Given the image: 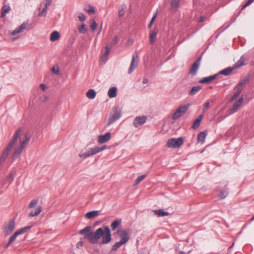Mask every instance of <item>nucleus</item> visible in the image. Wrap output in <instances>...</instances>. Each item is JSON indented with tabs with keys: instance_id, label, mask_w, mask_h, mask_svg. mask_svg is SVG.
<instances>
[{
	"instance_id": "1",
	"label": "nucleus",
	"mask_w": 254,
	"mask_h": 254,
	"mask_svg": "<svg viewBox=\"0 0 254 254\" xmlns=\"http://www.w3.org/2000/svg\"><path fill=\"white\" fill-rule=\"evenodd\" d=\"M22 127H19L16 130L12 139L0 156V164L5 160L9 154V151L14 146L18 140H19V145L15 146L14 152L12 155V158L13 159H15L20 155L23 149L30 140V136L28 135V133L24 132L22 133Z\"/></svg>"
},
{
	"instance_id": "2",
	"label": "nucleus",
	"mask_w": 254,
	"mask_h": 254,
	"mask_svg": "<svg viewBox=\"0 0 254 254\" xmlns=\"http://www.w3.org/2000/svg\"><path fill=\"white\" fill-rule=\"evenodd\" d=\"M91 227L87 226L81 230L79 233L84 235V238L88 240L90 243L96 244L98 240L102 237V244H107L111 242L112 240L111 231L108 227H105L104 229L102 228L97 229L95 232H90Z\"/></svg>"
},
{
	"instance_id": "3",
	"label": "nucleus",
	"mask_w": 254,
	"mask_h": 254,
	"mask_svg": "<svg viewBox=\"0 0 254 254\" xmlns=\"http://www.w3.org/2000/svg\"><path fill=\"white\" fill-rule=\"evenodd\" d=\"M27 25V23H23L19 27H17L14 30L12 31H9L8 34L10 36H12L13 37H10V40L12 42H14L17 39H18L19 37V34L24 31V30L26 29V26Z\"/></svg>"
},
{
	"instance_id": "4",
	"label": "nucleus",
	"mask_w": 254,
	"mask_h": 254,
	"mask_svg": "<svg viewBox=\"0 0 254 254\" xmlns=\"http://www.w3.org/2000/svg\"><path fill=\"white\" fill-rule=\"evenodd\" d=\"M15 224L13 219H10L8 222L4 224L3 232L5 236L11 234L15 229Z\"/></svg>"
},
{
	"instance_id": "5",
	"label": "nucleus",
	"mask_w": 254,
	"mask_h": 254,
	"mask_svg": "<svg viewBox=\"0 0 254 254\" xmlns=\"http://www.w3.org/2000/svg\"><path fill=\"white\" fill-rule=\"evenodd\" d=\"M184 139L183 137L178 138H172L167 141V145L169 148H177L183 144Z\"/></svg>"
},
{
	"instance_id": "6",
	"label": "nucleus",
	"mask_w": 254,
	"mask_h": 254,
	"mask_svg": "<svg viewBox=\"0 0 254 254\" xmlns=\"http://www.w3.org/2000/svg\"><path fill=\"white\" fill-rule=\"evenodd\" d=\"M190 107V105H186L182 106H180L174 113L172 116V118L173 120H176L178 119L179 117L182 116L183 114H184L187 110L189 109Z\"/></svg>"
},
{
	"instance_id": "7",
	"label": "nucleus",
	"mask_w": 254,
	"mask_h": 254,
	"mask_svg": "<svg viewBox=\"0 0 254 254\" xmlns=\"http://www.w3.org/2000/svg\"><path fill=\"white\" fill-rule=\"evenodd\" d=\"M31 226H27L24 228H22L17 231H16L9 238V240L7 243V244L5 245V248H7L13 242H14L17 236L20 234H22L25 232H26L28 230L30 229Z\"/></svg>"
},
{
	"instance_id": "8",
	"label": "nucleus",
	"mask_w": 254,
	"mask_h": 254,
	"mask_svg": "<svg viewBox=\"0 0 254 254\" xmlns=\"http://www.w3.org/2000/svg\"><path fill=\"white\" fill-rule=\"evenodd\" d=\"M117 234L120 236L121 241L124 244L127 243L129 239V233L127 231L125 230H118L117 231Z\"/></svg>"
},
{
	"instance_id": "9",
	"label": "nucleus",
	"mask_w": 254,
	"mask_h": 254,
	"mask_svg": "<svg viewBox=\"0 0 254 254\" xmlns=\"http://www.w3.org/2000/svg\"><path fill=\"white\" fill-rule=\"evenodd\" d=\"M113 114L109 119L108 126H110L121 117V111L117 109H113Z\"/></svg>"
},
{
	"instance_id": "10",
	"label": "nucleus",
	"mask_w": 254,
	"mask_h": 254,
	"mask_svg": "<svg viewBox=\"0 0 254 254\" xmlns=\"http://www.w3.org/2000/svg\"><path fill=\"white\" fill-rule=\"evenodd\" d=\"M138 63V56L133 55L131 64L128 69V73L130 74L137 66Z\"/></svg>"
},
{
	"instance_id": "11",
	"label": "nucleus",
	"mask_w": 254,
	"mask_h": 254,
	"mask_svg": "<svg viewBox=\"0 0 254 254\" xmlns=\"http://www.w3.org/2000/svg\"><path fill=\"white\" fill-rule=\"evenodd\" d=\"M147 117L145 116L136 117L133 121V125L135 127L143 125L146 121Z\"/></svg>"
},
{
	"instance_id": "12",
	"label": "nucleus",
	"mask_w": 254,
	"mask_h": 254,
	"mask_svg": "<svg viewBox=\"0 0 254 254\" xmlns=\"http://www.w3.org/2000/svg\"><path fill=\"white\" fill-rule=\"evenodd\" d=\"M201 59V57L197 59L192 65V66L190 69V73L192 75H195L196 74L197 71L200 64Z\"/></svg>"
},
{
	"instance_id": "13",
	"label": "nucleus",
	"mask_w": 254,
	"mask_h": 254,
	"mask_svg": "<svg viewBox=\"0 0 254 254\" xmlns=\"http://www.w3.org/2000/svg\"><path fill=\"white\" fill-rule=\"evenodd\" d=\"M243 100V97H242L234 104L232 108L230 110L231 114L234 113L238 111V110L241 107Z\"/></svg>"
},
{
	"instance_id": "14",
	"label": "nucleus",
	"mask_w": 254,
	"mask_h": 254,
	"mask_svg": "<svg viewBox=\"0 0 254 254\" xmlns=\"http://www.w3.org/2000/svg\"><path fill=\"white\" fill-rule=\"evenodd\" d=\"M219 76V74H215L214 75L205 77L199 80V82L201 83H210L212 80L217 78Z\"/></svg>"
},
{
	"instance_id": "15",
	"label": "nucleus",
	"mask_w": 254,
	"mask_h": 254,
	"mask_svg": "<svg viewBox=\"0 0 254 254\" xmlns=\"http://www.w3.org/2000/svg\"><path fill=\"white\" fill-rule=\"evenodd\" d=\"M111 138V133L108 132L104 135L98 136V141L100 143H104L108 141Z\"/></svg>"
},
{
	"instance_id": "16",
	"label": "nucleus",
	"mask_w": 254,
	"mask_h": 254,
	"mask_svg": "<svg viewBox=\"0 0 254 254\" xmlns=\"http://www.w3.org/2000/svg\"><path fill=\"white\" fill-rule=\"evenodd\" d=\"M107 147L106 145H104L102 147L95 146L93 148H91L89 149L90 152L91 153V156L93 155H95L98 153L103 151L104 150L107 149Z\"/></svg>"
},
{
	"instance_id": "17",
	"label": "nucleus",
	"mask_w": 254,
	"mask_h": 254,
	"mask_svg": "<svg viewBox=\"0 0 254 254\" xmlns=\"http://www.w3.org/2000/svg\"><path fill=\"white\" fill-rule=\"evenodd\" d=\"M154 214L159 217H163L169 215V213L163 210V209H159L153 210Z\"/></svg>"
},
{
	"instance_id": "18",
	"label": "nucleus",
	"mask_w": 254,
	"mask_h": 254,
	"mask_svg": "<svg viewBox=\"0 0 254 254\" xmlns=\"http://www.w3.org/2000/svg\"><path fill=\"white\" fill-rule=\"evenodd\" d=\"M246 59L244 56H241L240 59L234 64L235 68H239L246 64Z\"/></svg>"
},
{
	"instance_id": "19",
	"label": "nucleus",
	"mask_w": 254,
	"mask_h": 254,
	"mask_svg": "<svg viewBox=\"0 0 254 254\" xmlns=\"http://www.w3.org/2000/svg\"><path fill=\"white\" fill-rule=\"evenodd\" d=\"M171 5L172 10L176 12L177 11L180 4V0H171Z\"/></svg>"
},
{
	"instance_id": "20",
	"label": "nucleus",
	"mask_w": 254,
	"mask_h": 254,
	"mask_svg": "<svg viewBox=\"0 0 254 254\" xmlns=\"http://www.w3.org/2000/svg\"><path fill=\"white\" fill-rule=\"evenodd\" d=\"M157 33V29H154L151 32L149 36L150 44H153L155 42L156 39Z\"/></svg>"
},
{
	"instance_id": "21",
	"label": "nucleus",
	"mask_w": 254,
	"mask_h": 254,
	"mask_svg": "<svg viewBox=\"0 0 254 254\" xmlns=\"http://www.w3.org/2000/svg\"><path fill=\"white\" fill-rule=\"evenodd\" d=\"M206 131H203L200 132L197 135L198 141L203 143L205 141V138L206 137Z\"/></svg>"
},
{
	"instance_id": "22",
	"label": "nucleus",
	"mask_w": 254,
	"mask_h": 254,
	"mask_svg": "<svg viewBox=\"0 0 254 254\" xmlns=\"http://www.w3.org/2000/svg\"><path fill=\"white\" fill-rule=\"evenodd\" d=\"M203 114L200 115L195 120L192 124V128L193 129L197 128L200 125L201 121L203 118Z\"/></svg>"
},
{
	"instance_id": "23",
	"label": "nucleus",
	"mask_w": 254,
	"mask_h": 254,
	"mask_svg": "<svg viewBox=\"0 0 254 254\" xmlns=\"http://www.w3.org/2000/svg\"><path fill=\"white\" fill-rule=\"evenodd\" d=\"M117 88L115 87L110 88L108 91V96L111 98H114L117 96Z\"/></svg>"
},
{
	"instance_id": "24",
	"label": "nucleus",
	"mask_w": 254,
	"mask_h": 254,
	"mask_svg": "<svg viewBox=\"0 0 254 254\" xmlns=\"http://www.w3.org/2000/svg\"><path fill=\"white\" fill-rule=\"evenodd\" d=\"M201 89L202 86L200 85L193 86L190 91L189 94L190 96L194 95Z\"/></svg>"
},
{
	"instance_id": "25",
	"label": "nucleus",
	"mask_w": 254,
	"mask_h": 254,
	"mask_svg": "<svg viewBox=\"0 0 254 254\" xmlns=\"http://www.w3.org/2000/svg\"><path fill=\"white\" fill-rule=\"evenodd\" d=\"M60 38V34L58 31L53 32L50 36V40L52 42L56 41L59 40Z\"/></svg>"
},
{
	"instance_id": "26",
	"label": "nucleus",
	"mask_w": 254,
	"mask_h": 254,
	"mask_svg": "<svg viewBox=\"0 0 254 254\" xmlns=\"http://www.w3.org/2000/svg\"><path fill=\"white\" fill-rule=\"evenodd\" d=\"M42 207L41 206H38L35 210H31L29 215L31 217L38 215L42 211Z\"/></svg>"
},
{
	"instance_id": "27",
	"label": "nucleus",
	"mask_w": 254,
	"mask_h": 254,
	"mask_svg": "<svg viewBox=\"0 0 254 254\" xmlns=\"http://www.w3.org/2000/svg\"><path fill=\"white\" fill-rule=\"evenodd\" d=\"M99 214V211L94 210V211H91L87 212L85 214V217L87 219H91L96 216H97Z\"/></svg>"
},
{
	"instance_id": "28",
	"label": "nucleus",
	"mask_w": 254,
	"mask_h": 254,
	"mask_svg": "<svg viewBox=\"0 0 254 254\" xmlns=\"http://www.w3.org/2000/svg\"><path fill=\"white\" fill-rule=\"evenodd\" d=\"M249 80V76H245L237 85V87L243 88V86H245L248 83Z\"/></svg>"
},
{
	"instance_id": "29",
	"label": "nucleus",
	"mask_w": 254,
	"mask_h": 254,
	"mask_svg": "<svg viewBox=\"0 0 254 254\" xmlns=\"http://www.w3.org/2000/svg\"><path fill=\"white\" fill-rule=\"evenodd\" d=\"M96 93L94 90L89 89L86 93V96L90 99H93L96 97Z\"/></svg>"
},
{
	"instance_id": "30",
	"label": "nucleus",
	"mask_w": 254,
	"mask_h": 254,
	"mask_svg": "<svg viewBox=\"0 0 254 254\" xmlns=\"http://www.w3.org/2000/svg\"><path fill=\"white\" fill-rule=\"evenodd\" d=\"M122 220L121 219H117L113 221V222L111 224V227L112 230H115L121 224Z\"/></svg>"
},
{
	"instance_id": "31",
	"label": "nucleus",
	"mask_w": 254,
	"mask_h": 254,
	"mask_svg": "<svg viewBox=\"0 0 254 254\" xmlns=\"http://www.w3.org/2000/svg\"><path fill=\"white\" fill-rule=\"evenodd\" d=\"M232 71V68L231 67H228L226 68L221 71H220L219 72H218L217 74H219V75L220 74H223L224 75H229L230 74L231 72Z\"/></svg>"
},
{
	"instance_id": "32",
	"label": "nucleus",
	"mask_w": 254,
	"mask_h": 254,
	"mask_svg": "<svg viewBox=\"0 0 254 254\" xmlns=\"http://www.w3.org/2000/svg\"><path fill=\"white\" fill-rule=\"evenodd\" d=\"M10 6L9 5H4L1 9V17L5 16L6 13H7L10 10Z\"/></svg>"
},
{
	"instance_id": "33",
	"label": "nucleus",
	"mask_w": 254,
	"mask_h": 254,
	"mask_svg": "<svg viewBox=\"0 0 254 254\" xmlns=\"http://www.w3.org/2000/svg\"><path fill=\"white\" fill-rule=\"evenodd\" d=\"M125 5L123 4L119 6L118 12L119 17H122L123 15H124L125 13Z\"/></svg>"
},
{
	"instance_id": "34",
	"label": "nucleus",
	"mask_w": 254,
	"mask_h": 254,
	"mask_svg": "<svg viewBox=\"0 0 254 254\" xmlns=\"http://www.w3.org/2000/svg\"><path fill=\"white\" fill-rule=\"evenodd\" d=\"M124 245V244L121 241L116 243L113 246L112 248V251H116L121 246Z\"/></svg>"
},
{
	"instance_id": "35",
	"label": "nucleus",
	"mask_w": 254,
	"mask_h": 254,
	"mask_svg": "<svg viewBox=\"0 0 254 254\" xmlns=\"http://www.w3.org/2000/svg\"><path fill=\"white\" fill-rule=\"evenodd\" d=\"M236 88L237 89V91L232 96V100H235V99H236L240 95L241 92L243 90V88L237 87V86H236Z\"/></svg>"
},
{
	"instance_id": "36",
	"label": "nucleus",
	"mask_w": 254,
	"mask_h": 254,
	"mask_svg": "<svg viewBox=\"0 0 254 254\" xmlns=\"http://www.w3.org/2000/svg\"><path fill=\"white\" fill-rule=\"evenodd\" d=\"M90 156H91V153L90 152L89 149L86 152H84V153L81 152L79 154V156L80 158H88V157H90Z\"/></svg>"
},
{
	"instance_id": "37",
	"label": "nucleus",
	"mask_w": 254,
	"mask_h": 254,
	"mask_svg": "<svg viewBox=\"0 0 254 254\" xmlns=\"http://www.w3.org/2000/svg\"><path fill=\"white\" fill-rule=\"evenodd\" d=\"M78 29L79 33L81 34H85L87 32V29L85 28V25L84 23H83L81 25L78 26Z\"/></svg>"
},
{
	"instance_id": "38",
	"label": "nucleus",
	"mask_w": 254,
	"mask_h": 254,
	"mask_svg": "<svg viewBox=\"0 0 254 254\" xmlns=\"http://www.w3.org/2000/svg\"><path fill=\"white\" fill-rule=\"evenodd\" d=\"M47 8L48 7L45 6L41 11V8H39L40 12L38 14V16H45L47 14Z\"/></svg>"
},
{
	"instance_id": "39",
	"label": "nucleus",
	"mask_w": 254,
	"mask_h": 254,
	"mask_svg": "<svg viewBox=\"0 0 254 254\" xmlns=\"http://www.w3.org/2000/svg\"><path fill=\"white\" fill-rule=\"evenodd\" d=\"M111 49V47H110L108 45L106 46V47H105V49H106L105 53L103 55L102 59H103L104 58H106L108 57V56L109 55V54L110 53Z\"/></svg>"
},
{
	"instance_id": "40",
	"label": "nucleus",
	"mask_w": 254,
	"mask_h": 254,
	"mask_svg": "<svg viewBox=\"0 0 254 254\" xmlns=\"http://www.w3.org/2000/svg\"><path fill=\"white\" fill-rule=\"evenodd\" d=\"M145 177L146 175H142L138 177L137 178L135 181L134 185H136L140 183Z\"/></svg>"
},
{
	"instance_id": "41",
	"label": "nucleus",
	"mask_w": 254,
	"mask_h": 254,
	"mask_svg": "<svg viewBox=\"0 0 254 254\" xmlns=\"http://www.w3.org/2000/svg\"><path fill=\"white\" fill-rule=\"evenodd\" d=\"M85 10L90 14H92L95 13L94 7L91 5H88L87 8H85Z\"/></svg>"
},
{
	"instance_id": "42",
	"label": "nucleus",
	"mask_w": 254,
	"mask_h": 254,
	"mask_svg": "<svg viewBox=\"0 0 254 254\" xmlns=\"http://www.w3.org/2000/svg\"><path fill=\"white\" fill-rule=\"evenodd\" d=\"M97 27V24L95 19H93L92 20V22L91 23L90 27L93 31H94Z\"/></svg>"
},
{
	"instance_id": "43",
	"label": "nucleus",
	"mask_w": 254,
	"mask_h": 254,
	"mask_svg": "<svg viewBox=\"0 0 254 254\" xmlns=\"http://www.w3.org/2000/svg\"><path fill=\"white\" fill-rule=\"evenodd\" d=\"M38 204V200L36 199H33L29 204V208H32L35 207Z\"/></svg>"
},
{
	"instance_id": "44",
	"label": "nucleus",
	"mask_w": 254,
	"mask_h": 254,
	"mask_svg": "<svg viewBox=\"0 0 254 254\" xmlns=\"http://www.w3.org/2000/svg\"><path fill=\"white\" fill-rule=\"evenodd\" d=\"M228 192L226 191H222L220 192V193L219 194V196L221 199L225 198L227 195H228Z\"/></svg>"
},
{
	"instance_id": "45",
	"label": "nucleus",
	"mask_w": 254,
	"mask_h": 254,
	"mask_svg": "<svg viewBox=\"0 0 254 254\" xmlns=\"http://www.w3.org/2000/svg\"><path fill=\"white\" fill-rule=\"evenodd\" d=\"M14 179V176L12 173H10L6 178V181L11 183Z\"/></svg>"
},
{
	"instance_id": "46",
	"label": "nucleus",
	"mask_w": 254,
	"mask_h": 254,
	"mask_svg": "<svg viewBox=\"0 0 254 254\" xmlns=\"http://www.w3.org/2000/svg\"><path fill=\"white\" fill-rule=\"evenodd\" d=\"M119 41V38L118 36H115L111 44V47L112 46L116 45L118 43Z\"/></svg>"
},
{
	"instance_id": "47",
	"label": "nucleus",
	"mask_w": 254,
	"mask_h": 254,
	"mask_svg": "<svg viewBox=\"0 0 254 254\" xmlns=\"http://www.w3.org/2000/svg\"><path fill=\"white\" fill-rule=\"evenodd\" d=\"M77 17L79 19V20L81 21H83L85 20V19H86L85 16L82 13H80Z\"/></svg>"
},
{
	"instance_id": "48",
	"label": "nucleus",
	"mask_w": 254,
	"mask_h": 254,
	"mask_svg": "<svg viewBox=\"0 0 254 254\" xmlns=\"http://www.w3.org/2000/svg\"><path fill=\"white\" fill-rule=\"evenodd\" d=\"M156 16H157V12L153 15V16L152 17L150 22V23L148 25V27L149 28H150L152 25H153V22H154V20L155 19L156 17Z\"/></svg>"
},
{
	"instance_id": "49",
	"label": "nucleus",
	"mask_w": 254,
	"mask_h": 254,
	"mask_svg": "<svg viewBox=\"0 0 254 254\" xmlns=\"http://www.w3.org/2000/svg\"><path fill=\"white\" fill-rule=\"evenodd\" d=\"M254 1V0H248L246 2V3L243 5L242 9H244L246 7H247V6H249V5H250Z\"/></svg>"
},
{
	"instance_id": "50",
	"label": "nucleus",
	"mask_w": 254,
	"mask_h": 254,
	"mask_svg": "<svg viewBox=\"0 0 254 254\" xmlns=\"http://www.w3.org/2000/svg\"><path fill=\"white\" fill-rule=\"evenodd\" d=\"M209 102L208 101H207L204 105V108L203 109V111L205 112L206 110L208 109L209 108Z\"/></svg>"
},
{
	"instance_id": "51",
	"label": "nucleus",
	"mask_w": 254,
	"mask_h": 254,
	"mask_svg": "<svg viewBox=\"0 0 254 254\" xmlns=\"http://www.w3.org/2000/svg\"><path fill=\"white\" fill-rule=\"evenodd\" d=\"M52 71L54 73L56 74H58L59 73V69L58 67L56 68L55 67H53L52 69Z\"/></svg>"
},
{
	"instance_id": "52",
	"label": "nucleus",
	"mask_w": 254,
	"mask_h": 254,
	"mask_svg": "<svg viewBox=\"0 0 254 254\" xmlns=\"http://www.w3.org/2000/svg\"><path fill=\"white\" fill-rule=\"evenodd\" d=\"M46 3L45 4V6H49L52 3V0H46Z\"/></svg>"
},
{
	"instance_id": "53",
	"label": "nucleus",
	"mask_w": 254,
	"mask_h": 254,
	"mask_svg": "<svg viewBox=\"0 0 254 254\" xmlns=\"http://www.w3.org/2000/svg\"><path fill=\"white\" fill-rule=\"evenodd\" d=\"M82 245H83V242L82 241H79L77 243L76 247L77 248H78L82 246Z\"/></svg>"
},
{
	"instance_id": "54",
	"label": "nucleus",
	"mask_w": 254,
	"mask_h": 254,
	"mask_svg": "<svg viewBox=\"0 0 254 254\" xmlns=\"http://www.w3.org/2000/svg\"><path fill=\"white\" fill-rule=\"evenodd\" d=\"M40 87L43 90H45L46 89V85L42 83L40 85Z\"/></svg>"
},
{
	"instance_id": "55",
	"label": "nucleus",
	"mask_w": 254,
	"mask_h": 254,
	"mask_svg": "<svg viewBox=\"0 0 254 254\" xmlns=\"http://www.w3.org/2000/svg\"><path fill=\"white\" fill-rule=\"evenodd\" d=\"M206 19V18L204 16H201L200 17V20L198 21L199 22H202L203 21H204Z\"/></svg>"
},
{
	"instance_id": "56",
	"label": "nucleus",
	"mask_w": 254,
	"mask_h": 254,
	"mask_svg": "<svg viewBox=\"0 0 254 254\" xmlns=\"http://www.w3.org/2000/svg\"><path fill=\"white\" fill-rule=\"evenodd\" d=\"M148 82V79H146V78H144L143 79V81H142V83L143 84H146Z\"/></svg>"
},
{
	"instance_id": "57",
	"label": "nucleus",
	"mask_w": 254,
	"mask_h": 254,
	"mask_svg": "<svg viewBox=\"0 0 254 254\" xmlns=\"http://www.w3.org/2000/svg\"><path fill=\"white\" fill-rule=\"evenodd\" d=\"M254 220V216L250 219V221H252Z\"/></svg>"
},
{
	"instance_id": "58",
	"label": "nucleus",
	"mask_w": 254,
	"mask_h": 254,
	"mask_svg": "<svg viewBox=\"0 0 254 254\" xmlns=\"http://www.w3.org/2000/svg\"><path fill=\"white\" fill-rule=\"evenodd\" d=\"M180 254H185V253L184 252L181 251L180 252Z\"/></svg>"
},
{
	"instance_id": "59",
	"label": "nucleus",
	"mask_w": 254,
	"mask_h": 254,
	"mask_svg": "<svg viewBox=\"0 0 254 254\" xmlns=\"http://www.w3.org/2000/svg\"><path fill=\"white\" fill-rule=\"evenodd\" d=\"M100 31H101V30H100V31L98 32V35H99V34H100Z\"/></svg>"
}]
</instances>
